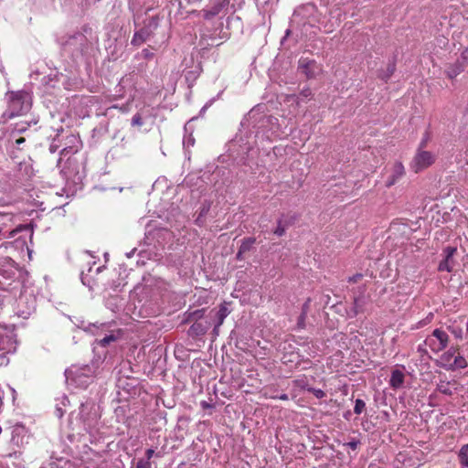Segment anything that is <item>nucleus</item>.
<instances>
[{"label":"nucleus","instance_id":"f257e3e1","mask_svg":"<svg viewBox=\"0 0 468 468\" xmlns=\"http://www.w3.org/2000/svg\"><path fill=\"white\" fill-rule=\"evenodd\" d=\"M7 108L2 117L5 120H11L27 113L31 103L27 101V93L24 90L7 92Z\"/></svg>","mask_w":468,"mask_h":468},{"label":"nucleus","instance_id":"f03ea898","mask_svg":"<svg viewBox=\"0 0 468 468\" xmlns=\"http://www.w3.org/2000/svg\"><path fill=\"white\" fill-rule=\"evenodd\" d=\"M424 146L425 142H421L410 165L416 174L427 169L436 161V155L432 152L424 150Z\"/></svg>","mask_w":468,"mask_h":468},{"label":"nucleus","instance_id":"7ed1b4c3","mask_svg":"<svg viewBox=\"0 0 468 468\" xmlns=\"http://www.w3.org/2000/svg\"><path fill=\"white\" fill-rule=\"evenodd\" d=\"M449 341L448 334L441 328H436L432 331L431 335L426 338L424 343L432 352L439 353L448 346Z\"/></svg>","mask_w":468,"mask_h":468},{"label":"nucleus","instance_id":"20e7f679","mask_svg":"<svg viewBox=\"0 0 468 468\" xmlns=\"http://www.w3.org/2000/svg\"><path fill=\"white\" fill-rule=\"evenodd\" d=\"M298 69L307 79L315 78L320 70L316 61L309 58H301L298 61Z\"/></svg>","mask_w":468,"mask_h":468},{"label":"nucleus","instance_id":"39448f33","mask_svg":"<svg viewBox=\"0 0 468 468\" xmlns=\"http://www.w3.org/2000/svg\"><path fill=\"white\" fill-rule=\"evenodd\" d=\"M389 176L385 183L386 187L389 188L398 183L405 175V167L401 162L396 161L388 169Z\"/></svg>","mask_w":468,"mask_h":468},{"label":"nucleus","instance_id":"423d86ee","mask_svg":"<svg viewBox=\"0 0 468 468\" xmlns=\"http://www.w3.org/2000/svg\"><path fill=\"white\" fill-rule=\"evenodd\" d=\"M210 327V324H203L201 322L196 321L189 328L188 335L192 337H198L201 335H204L208 328Z\"/></svg>","mask_w":468,"mask_h":468},{"label":"nucleus","instance_id":"0eeeda50","mask_svg":"<svg viewBox=\"0 0 468 468\" xmlns=\"http://www.w3.org/2000/svg\"><path fill=\"white\" fill-rule=\"evenodd\" d=\"M467 361L459 352L455 355L452 364L446 365V370L463 369L467 367Z\"/></svg>","mask_w":468,"mask_h":468},{"label":"nucleus","instance_id":"6e6552de","mask_svg":"<svg viewBox=\"0 0 468 468\" xmlns=\"http://www.w3.org/2000/svg\"><path fill=\"white\" fill-rule=\"evenodd\" d=\"M229 310L226 304V303L219 305L218 310L216 312L215 318H216V329L219 328L223 323L225 318L229 314Z\"/></svg>","mask_w":468,"mask_h":468},{"label":"nucleus","instance_id":"1a4fd4ad","mask_svg":"<svg viewBox=\"0 0 468 468\" xmlns=\"http://www.w3.org/2000/svg\"><path fill=\"white\" fill-rule=\"evenodd\" d=\"M465 66L463 62L457 60L454 64H451L447 68L446 74L450 79H453L464 70Z\"/></svg>","mask_w":468,"mask_h":468},{"label":"nucleus","instance_id":"9d476101","mask_svg":"<svg viewBox=\"0 0 468 468\" xmlns=\"http://www.w3.org/2000/svg\"><path fill=\"white\" fill-rule=\"evenodd\" d=\"M256 242V239L252 237L245 238L242 239L237 253V259L241 260L242 255L250 250L252 245Z\"/></svg>","mask_w":468,"mask_h":468},{"label":"nucleus","instance_id":"9b49d317","mask_svg":"<svg viewBox=\"0 0 468 468\" xmlns=\"http://www.w3.org/2000/svg\"><path fill=\"white\" fill-rule=\"evenodd\" d=\"M458 351H459L458 346L451 347L449 350H447L441 356V364L443 368L446 369V365L452 363L453 358H454L456 353H458Z\"/></svg>","mask_w":468,"mask_h":468},{"label":"nucleus","instance_id":"f8f14e48","mask_svg":"<svg viewBox=\"0 0 468 468\" xmlns=\"http://www.w3.org/2000/svg\"><path fill=\"white\" fill-rule=\"evenodd\" d=\"M403 383H404V374L399 369L392 371L391 377L389 379V385L393 388H399L402 386Z\"/></svg>","mask_w":468,"mask_h":468},{"label":"nucleus","instance_id":"ddd939ff","mask_svg":"<svg viewBox=\"0 0 468 468\" xmlns=\"http://www.w3.org/2000/svg\"><path fill=\"white\" fill-rule=\"evenodd\" d=\"M458 458L462 465L468 467V443L462 446L458 452Z\"/></svg>","mask_w":468,"mask_h":468},{"label":"nucleus","instance_id":"4468645a","mask_svg":"<svg viewBox=\"0 0 468 468\" xmlns=\"http://www.w3.org/2000/svg\"><path fill=\"white\" fill-rule=\"evenodd\" d=\"M351 312L352 316H356L358 314L364 312L363 301L360 298L355 297Z\"/></svg>","mask_w":468,"mask_h":468},{"label":"nucleus","instance_id":"2eb2a0df","mask_svg":"<svg viewBox=\"0 0 468 468\" xmlns=\"http://www.w3.org/2000/svg\"><path fill=\"white\" fill-rule=\"evenodd\" d=\"M437 390L444 395L451 396L452 394V390L450 388V382L445 380H441L437 384Z\"/></svg>","mask_w":468,"mask_h":468},{"label":"nucleus","instance_id":"dca6fc26","mask_svg":"<svg viewBox=\"0 0 468 468\" xmlns=\"http://www.w3.org/2000/svg\"><path fill=\"white\" fill-rule=\"evenodd\" d=\"M204 314H205V309L195 310L194 312L187 314L186 321H188V322L195 321L196 322V321L201 319L204 316Z\"/></svg>","mask_w":468,"mask_h":468},{"label":"nucleus","instance_id":"f3484780","mask_svg":"<svg viewBox=\"0 0 468 468\" xmlns=\"http://www.w3.org/2000/svg\"><path fill=\"white\" fill-rule=\"evenodd\" d=\"M395 70H396L395 63L394 62L388 63L387 66L386 72L383 75H380L379 78L387 82L389 80V78L394 74Z\"/></svg>","mask_w":468,"mask_h":468},{"label":"nucleus","instance_id":"a211bd4d","mask_svg":"<svg viewBox=\"0 0 468 468\" xmlns=\"http://www.w3.org/2000/svg\"><path fill=\"white\" fill-rule=\"evenodd\" d=\"M314 97V93L312 90L309 87L303 88L301 92L299 93V96H297V100L299 101H305V100H311Z\"/></svg>","mask_w":468,"mask_h":468},{"label":"nucleus","instance_id":"6ab92c4d","mask_svg":"<svg viewBox=\"0 0 468 468\" xmlns=\"http://www.w3.org/2000/svg\"><path fill=\"white\" fill-rule=\"evenodd\" d=\"M452 260L444 258L439 264L438 270L440 271H448L451 272L452 271V265L451 263Z\"/></svg>","mask_w":468,"mask_h":468},{"label":"nucleus","instance_id":"aec40b11","mask_svg":"<svg viewBox=\"0 0 468 468\" xmlns=\"http://www.w3.org/2000/svg\"><path fill=\"white\" fill-rule=\"evenodd\" d=\"M366 410V403L361 399H356L355 401L354 412L360 415Z\"/></svg>","mask_w":468,"mask_h":468},{"label":"nucleus","instance_id":"412c9836","mask_svg":"<svg viewBox=\"0 0 468 468\" xmlns=\"http://www.w3.org/2000/svg\"><path fill=\"white\" fill-rule=\"evenodd\" d=\"M117 337L114 335H106L102 339L100 340V345L103 347L110 345L112 342L116 341Z\"/></svg>","mask_w":468,"mask_h":468},{"label":"nucleus","instance_id":"4be33fe9","mask_svg":"<svg viewBox=\"0 0 468 468\" xmlns=\"http://www.w3.org/2000/svg\"><path fill=\"white\" fill-rule=\"evenodd\" d=\"M451 333L453 335V336L457 339H463V329L459 326L457 327H449Z\"/></svg>","mask_w":468,"mask_h":468},{"label":"nucleus","instance_id":"5701e85b","mask_svg":"<svg viewBox=\"0 0 468 468\" xmlns=\"http://www.w3.org/2000/svg\"><path fill=\"white\" fill-rule=\"evenodd\" d=\"M132 124L133 126H138V127L143 126L144 122H143V118L140 113H136L133 115V117L132 119Z\"/></svg>","mask_w":468,"mask_h":468},{"label":"nucleus","instance_id":"b1692460","mask_svg":"<svg viewBox=\"0 0 468 468\" xmlns=\"http://www.w3.org/2000/svg\"><path fill=\"white\" fill-rule=\"evenodd\" d=\"M308 391L313 393L317 399H323L325 397V392L322 389L310 388H308Z\"/></svg>","mask_w":468,"mask_h":468},{"label":"nucleus","instance_id":"393cba45","mask_svg":"<svg viewBox=\"0 0 468 468\" xmlns=\"http://www.w3.org/2000/svg\"><path fill=\"white\" fill-rule=\"evenodd\" d=\"M144 42V38L142 37L141 33H135L132 39V44L138 46Z\"/></svg>","mask_w":468,"mask_h":468},{"label":"nucleus","instance_id":"a878e982","mask_svg":"<svg viewBox=\"0 0 468 468\" xmlns=\"http://www.w3.org/2000/svg\"><path fill=\"white\" fill-rule=\"evenodd\" d=\"M263 395H264V397H266V398H271V399H281V400H288V399H289V397H288V395H287V394H282V395H281V396H279V397L272 396V395H269V394H268V391H267V388H264V389H263Z\"/></svg>","mask_w":468,"mask_h":468},{"label":"nucleus","instance_id":"bb28decb","mask_svg":"<svg viewBox=\"0 0 468 468\" xmlns=\"http://www.w3.org/2000/svg\"><path fill=\"white\" fill-rule=\"evenodd\" d=\"M136 468H152V464L148 460L139 459L136 464Z\"/></svg>","mask_w":468,"mask_h":468},{"label":"nucleus","instance_id":"cd10ccee","mask_svg":"<svg viewBox=\"0 0 468 468\" xmlns=\"http://www.w3.org/2000/svg\"><path fill=\"white\" fill-rule=\"evenodd\" d=\"M219 11H220V7L215 6L211 10L206 11L205 17L210 18L212 16H215L219 13Z\"/></svg>","mask_w":468,"mask_h":468},{"label":"nucleus","instance_id":"c85d7f7f","mask_svg":"<svg viewBox=\"0 0 468 468\" xmlns=\"http://www.w3.org/2000/svg\"><path fill=\"white\" fill-rule=\"evenodd\" d=\"M456 250H457L456 248H453V247L445 248L444 249L445 258L452 260V256L454 255Z\"/></svg>","mask_w":468,"mask_h":468},{"label":"nucleus","instance_id":"c756f323","mask_svg":"<svg viewBox=\"0 0 468 468\" xmlns=\"http://www.w3.org/2000/svg\"><path fill=\"white\" fill-rule=\"evenodd\" d=\"M28 127H29V123L28 122H22V123H16V130L19 133H22L26 132L28 129Z\"/></svg>","mask_w":468,"mask_h":468},{"label":"nucleus","instance_id":"7c9ffc66","mask_svg":"<svg viewBox=\"0 0 468 468\" xmlns=\"http://www.w3.org/2000/svg\"><path fill=\"white\" fill-rule=\"evenodd\" d=\"M284 233H285V228L282 225V221L279 220L278 221V226H277V228L274 230V234L279 236V237H282V236L284 235Z\"/></svg>","mask_w":468,"mask_h":468},{"label":"nucleus","instance_id":"2f4dec72","mask_svg":"<svg viewBox=\"0 0 468 468\" xmlns=\"http://www.w3.org/2000/svg\"><path fill=\"white\" fill-rule=\"evenodd\" d=\"M311 300L310 298L307 299V301L303 303V312H302V314L300 316V320H303L306 314H307V310L309 308V303H310Z\"/></svg>","mask_w":468,"mask_h":468},{"label":"nucleus","instance_id":"473e14b6","mask_svg":"<svg viewBox=\"0 0 468 468\" xmlns=\"http://www.w3.org/2000/svg\"><path fill=\"white\" fill-rule=\"evenodd\" d=\"M363 278V274L361 273H356L351 277L348 278V282L350 283H356L358 282L359 281H361Z\"/></svg>","mask_w":468,"mask_h":468},{"label":"nucleus","instance_id":"72a5a7b5","mask_svg":"<svg viewBox=\"0 0 468 468\" xmlns=\"http://www.w3.org/2000/svg\"><path fill=\"white\" fill-rule=\"evenodd\" d=\"M461 61L465 65L468 64V48H466L461 54Z\"/></svg>","mask_w":468,"mask_h":468},{"label":"nucleus","instance_id":"f704fd0d","mask_svg":"<svg viewBox=\"0 0 468 468\" xmlns=\"http://www.w3.org/2000/svg\"><path fill=\"white\" fill-rule=\"evenodd\" d=\"M360 444L359 441L357 440H353L351 441H349L346 445L351 448L352 450H356L358 445Z\"/></svg>","mask_w":468,"mask_h":468},{"label":"nucleus","instance_id":"c9c22d12","mask_svg":"<svg viewBox=\"0 0 468 468\" xmlns=\"http://www.w3.org/2000/svg\"><path fill=\"white\" fill-rule=\"evenodd\" d=\"M155 454L154 452V449H148L146 450L145 452V457L146 459L145 460H148L150 462V460L153 458V456Z\"/></svg>","mask_w":468,"mask_h":468},{"label":"nucleus","instance_id":"e433bc0d","mask_svg":"<svg viewBox=\"0 0 468 468\" xmlns=\"http://www.w3.org/2000/svg\"><path fill=\"white\" fill-rule=\"evenodd\" d=\"M26 139L24 137H20L16 140V144L20 145L21 144H24Z\"/></svg>","mask_w":468,"mask_h":468},{"label":"nucleus","instance_id":"4c0bfd02","mask_svg":"<svg viewBox=\"0 0 468 468\" xmlns=\"http://www.w3.org/2000/svg\"><path fill=\"white\" fill-rule=\"evenodd\" d=\"M219 328L216 329V325L214 326L213 332L215 335H218Z\"/></svg>","mask_w":468,"mask_h":468},{"label":"nucleus","instance_id":"58836bf2","mask_svg":"<svg viewBox=\"0 0 468 468\" xmlns=\"http://www.w3.org/2000/svg\"><path fill=\"white\" fill-rule=\"evenodd\" d=\"M418 350H419V351H423V352H425V349H424V348H422V346H419Z\"/></svg>","mask_w":468,"mask_h":468},{"label":"nucleus","instance_id":"ea45409f","mask_svg":"<svg viewBox=\"0 0 468 468\" xmlns=\"http://www.w3.org/2000/svg\"><path fill=\"white\" fill-rule=\"evenodd\" d=\"M157 457H161L162 455L158 452L155 454Z\"/></svg>","mask_w":468,"mask_h":468}]
</instances>
